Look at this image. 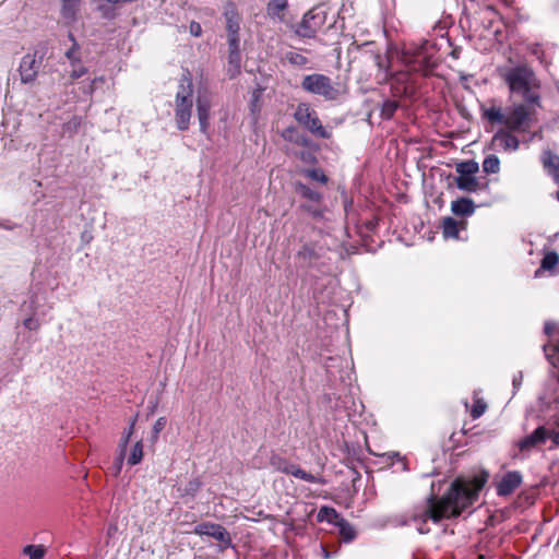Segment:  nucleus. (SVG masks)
I'll return each mask as SVG.
<instances>
[{
	"instance_id": "f257e3e1",
	"label": "nucleus",
	"mask_w": 559,
	"mask_h": 559,
	"mask_svg": "<svg viewBox=\"0 0 559 559\" xmlns=\"http://www.w3.org/2000/svg\"><path fill=\"white\" fill-rule=\"evenodd\" d=\"M478 497V488L456 480L442 498L433 495L412 510L408 523L420 534L430 532V523L438 524L443 519L455 518L469 507Z\"/></svg>"
},
{
	"instance_id": "f03ea898",
	"label": "nucleus",
	"mask_w": 559,
	"mask_h": 559,
	"mask_svg": "<svg viewBox=\"0 0 559 559\" xmlns=\"http://www.w3.org/2000/svg\"><path fill=\"white\" fill-rule=\"evenodd\" d=\"M535 102L513 104L504 111L499 106L483 109V116L492 123L503 124L510 131L526 132L531 129L536 114Z\"/></svg>"
},
{
	"instance_id": "7ed1b4c3",
	"label": "nucleus",
	"mask_w": 559,
	"mask_h": 559,
	"mask_svg": "<svg viewBox=\"0 0 559 559\" xmlns=\"http://www.w3.org/2000/svg\"><path fill=\"white\" fill-rule=\"evenodd\" d=\"M499 74L512 94L521 95L525 102H535L540 106L538 93L540 82L528 64L521 63L512 68L499 69Z\"/></svg>"
},
{
	"instance_id": "20e7f679",
	"label": "nucleus",
	"mask_w": 559,
	"mask_h": 559,
	"mask_svg": "<svg viewBox=\"0 0 559 559\" xmlns=\"http://www.w3.org/2000/svg\"><path fill=\"white\" fill-rule=\"evenodd\" d=\"M193 82L191 76L182 75L175 96V121L179 130L189 129L193 108Z\"/></svg>"
},
{
	"instance_id": "39448f33",
	"label": "nucleus",
	"mask_w": 559,
	"mask_h": 559,
	"mask_svg": "<svg viewBox=\"0 0 559 559\" xmlns=\"http://www.w3.org/2000/svg\"><path fill=\"white\" fill-rule=\"evenodd\" d=\"M301 87L310 94L323 97L325 100H335L340 95L332 80L320 73L306 75L302 79Z\"/></svg>"
},
{
	"instance_id": "423d86ee",
	"label": "nucleus",
	"mask_w": 559,
	"mask_h": 559,
	"mask_svg": "<svg viewBox=\"0 0 559 559\" xmlns=\"http://www.w3.org/2000/svg\"><path fill=\"white\" fill-rule=\"evenodd\" d=\"M295 120L309 132L321 139H329L330 132L322 126L317 111L307 103L297 105L294 112Z\"/></svg>"
},
{
	"instance_id": "0eeeda50",
	"label": "nucleus",
	"mask_w": 559,
	"mask_h": 559,
	"mask_svg": "<svg viewBox=\"0 0 559 559\" xmlns=\"http://www.w3.org/2000/svg\"><path fill=\"white\" fill-rule=\"evenodd\" d=\"M270 464L275 471L293 475L294 477L302 479L305 481L320 485L325 484V480L322 477L308 473L296 464H290L286 459L282 457L281 455L273 454L270 459Z\"/></svg>"
},
{
	"instance_id": "6e6552de",
	"label": "nucleus",
	"mask_w": 559,
	"mask_h": 559,
	"mask_svg": "<svg viewBox=\"0 0 559 559\" xmlns=\"http://www.w3.org/2000/svg\"><path fill=\"white\" fill-rule=\"evenodd\" d=\"M325 20V11L321 8H314L304 15L301 22L297 25L296 34L301 37L312 38L323 26Z\"/></svg>"
},
{
	"instance_id": "1a4fd4ad",
	"label": "nucleus",
	"mask_w": 559,
	"mask_h": 559,
	"mask_svg": "<svg viewBox=\"0 0 559 559\" xmlns=\"http://www.w3.org/2000/svg\"><path fill=\"white\" fill-rule=\"evenodd\" d=\"M43 60L44 52L38 50L28 52L22 58L19 68L22 83H31L36 79Z\"/></svg>"
},
{
	"instance_id": "9d476101",
	"label": "nucleus",
	"mask_w": 559,
	"mask_h": 559,
	"mask_svg": "<svg viewBox=\"0 0 559 559\" xmlns=\"http://www.w3.org/2000/svg\"><path fill=\"white\" fill-rule=\"evenodd\" d=\"M198 119L200 122V130L202 133H206L209 128L210 111L212 108L211 94L204 91H198L195 98Z\"/></svg>"
},
{
	"instance_id": "9b49d317",
	"label": "nucleus",
	"mask_w": 559,
	"mask_h": 559,
	"mask_svg": "<svg viewBox=\"0 0 559 559\" xmlns=\"http://www.w3.org/2000/svg\"><path fill=\"white\" fill-rule=\"evenodd\" d=\"M193 533L200 536L206 535L213 537L215 540L225 545H229L231 542L229 533L226 531V528L216 523H200L194 527Z\"/></svg>"
},
{
	"instance_id": "f8f14e48",
	"label": "nucleus",
	"mask_w": 559,
	"mask_h": 559,
	"mask_svg": "<svg viewBox=\"0 0 559 559\" xmlns=\"http://www.w3.org/2000/svg\"><path fill=\"white\" fill-rule=\"evenodd\" d=\"M491 146L496 151L515 152L520 146V141L509 129L500 130L492 136Z\"/></svg>"
},
{
	"instance_id": "ddd939ff",
	"label": "nucleus",
	"mask_w": 559,
	"mask_h": 559,
	"mask_svg": "<svg viewBox=\"0 0 559 559\" xmlns=\"http://www.w3.org/2000/svg\"><path fill=\"white\" fill-rule=\"evenodd\" d=\"M549 436V430L544 426H539L531 435L521 439L518 447L522 452H530L537 445L544 444Z\"/></svg>"
},
{
	"instance_id": "4468645a",
	"label": "nucleus",
	"mask_w": 559,
	"mask_h": 559,
	"mask_svg": "<svg viewBox=\"0 0 559 559\" xmlns=\"http://www.w3.org/2000/svg\"><path fill=\"white\" fill-rule=\"evenodd\" d=\"M522 484V475L518 471L508 472L497 485L499 496L511 495Z\"/></svg>"
},
{
	"instance_id": "2eb2a0df",
	"label": "nucleus",
	"mask_w": 559,
	"mask_h": 559,
	"mask_svg": "<svg viewBox=\"0 0 559 559\" xmlns=\"http://www.w3.org/2000/svg\"><path fill=\"white\" fill-rule=\"evenodd\" d=\"M228 37H239V14L233 3H228L224 11Z\"/></svg>"
},
{
	"instance_id": "dca6fc26",
	"label": "nucleus",
	"mask_w": 559,
	"mask_h": 559,
	"mask_svg": "<svg viewBox=\"0 0 559 559\" xmlns=\"http://www.w3.org/2000/svg\"><path fill=\"white\" fill-rule=\"evenodd\" d=\"M451 211L456 216H471L475 212V204L472 199L460 198L452 201Z\"/></svg>"
},
{
	"instance_id": "f3484780",
	"label": "nucleus",
	"mask_w": 559,
	"mask_h": 559,
	"mask_svg": "<svg viewBox=\"0 0 559 559\" xmlns=\"http://www.w3.org/2000/svg\"><path fill=\"white\" fill-rule=\"evenodd\" d=\"M286 9V0H271L266 5V13L272 20L283 22Z\"/></svg>"
},
{
	"instance_id": "a211bd4d",
	"label": "nucleus",
	"mask_w": 559,
	"mask_h": 559,
	"mask_svg": "<svg viewBox=\"0 0 559 559\" xmlns=\"http://www.w3.org/2000/svg\"><path fill=\"white\" fill-rule=\"evenodd\" d=\"M559 264V255L555 251H550L546 253L540 262V267L536 270L535 277H538L542 271H548L551 274H557L558 270H556Z\"/></svg>"
},
{
	"instance_id": "6ab92c4d",
	"label": "nucleus",
	"mask_w": 559,
	"mask_h": 559,
	"mask_svg": "<svg viewBox=\"0 0 559 559\" xmlns=\"http://www.w3.org/2000/svg\"><path fill=\"white\" fill-rule=\"evenodd\" d=\"M80 0H61V16L68 22H74L79 11Z\"/></svg>"
},
{
	"instance_id": "aec40b11",
	"label": "nucleus",
	"mask_w": 559,
	"mask_h": 559,
	"mask_svg": "<svg viewBox=\"0 0 559 559\" xmlns=\"http://www.w3.org/2000/svg\"><path fill=\"white\" fill-rule=\"evenodd\" d=\"M456 187L465 192H476L479 189V181L475 176H457L455 178Z\"/></svg>"
},
{
	"instance_id": "412c9836",
	"label": "nucleus",
	"mask_w": 559,
	"mask_h": 559,
	"mask_svg": "<svg viewBox=\"0 0 559 559\" xmlns=\"http://www.w3.org/2000/svg\"><path fill=\"white\" fill-rule=\"evenodd\" d=\"M228 46H229V56H228L229 64L233 66L236 71H238L239 67H240L239 37H228Z\"/></svg>"
},
{
	"instance_id": "4be33fe9",
	"label": "nucleus",
	"mask_w": 559,
	"mask_h": 559,
	"mask_svg": "<svg viewBox=\"0 0 559 559\" xmlns=\"http://www.w3.org/2000/svg\"><path fill=\"white\" fill-rule=\"evenodd\" d=\"M542 162L549 175L555 178V175L559 173V156L551 153L550 151H547L544 152Z\"/></svg>"
},
{
	"instance_id": "5701e85b",
	"label": "nucleus",
	"mask_w": 559,
	"mask_h": 559,
	"mask_svg": "<svg viewBox=\"0 0 559 559\" xmlns=\"http://www.w3.org/2000/svg\"><path fill=\"white\" fill-rule=\"evenodd\" d=\"M342 519L341 514L334 508L322 507L318 512L319 521H326L335 526Z\"/></svg>"
},
{
	"instance_id": "b1692460",
	"label": "nucleus",
	"mask_w": 559,
	"mask_h": 559,
	"mask_svg": "<svg viewBox=\"0 0 559 559\" xmlns=\"http://www.w3.org/2000/svg\"><path fill=\"white\" fill-rule=\"evenodd\" d=\"M262 88H255L251 94V100H250V111L253 116L254 121L258 120L261 108H262Z\"/></svg>"
},
{
	"instance_id": "393cba45",
	"label": "nucleus",
	"mask_w": 559,
	"mask_h": 559,
	"mask_svg": "<svg viewBox=\"0 0 559 559\" xmlns=\"http://www.w3.org/2000/svg\"><path fill=\"white\" fill-rule=\"evenodd\" d=\"M442 233L445 238H459V224L452 217H445L442 222Z\"/></svg>"
},
{
	"instance_id": "a878e982",
	"label": "nucleus",
	"mask_w": 559,
	"mask_h": 559,
	"mask_svg": "<svg viewBox=\"0 0 559 559\" xmlns=\"http://www.w3.org/2000/svg\"><path fill=\"white\" fill-rule=\"evenodd\" d=\"M105 83V78L104 76H97L91 81H82L79 83L80 85V91L84 94V95H87V96H91L95 90L98 87L99 84H104Z\"/></svg>"
},
{
	"instance_id": "bb28decb",
	"label": "nucleus",
	"mask_w": 559,
	"mask_h": 559,
	"mask_svg": "<svg viewBox=\"0 0 559 559\" xmlns=\"http://www.w3.org/2000/svg\"><path fill=\"white\" fill-rule=\"evenodd\" d=\"M478 169V164L475 160L462 162L459 163L455 167L459 176H474Z\"/></svg>"
},
{
	"instance_id": "cd10ccee",
	"label": "nucleus",
	"mask_w": 559,
	"mask_h": 559,
	"mask_svg": "<svg viewBox=\"0 0 559 559\" xmlns=\"http://www.w3.org/2000/svg\"><path fill=\"white\" fill-rule=\"evenodd\" d=\"M336 526L344 542L349 543L356 537L355 528L345 519H342Z\"/></svg>"
},
{
	"instance_id": "c85d7f7f",
	"label": "nucleus",
	"mask_w": 559,
	"mask_h": 559,
	"mask_svg": "<svg viewBox=\"0 0 559 559\" xmlns=\"http://www.w3.org/2000/svg\"><path fill=\"white\" fill-rule=\"evenodd\" d=\"M22 552L29 559H43L46 555V548L44 545H26Z\"/></svg>"
},
{
	"instance_id": "c756f323",
	"label": "nucleus",
	"mask_w": 559,
	"mask_h": 559,
	"mask_svg": "<svg viewBox=\"0 0 559 559\" xmlns=\"http://www.w3.org/2000/svg\"><path fill=\"white\" fill-rule=\"evenodd\" d=\"M69 38L72 40V46H71L70 49L67 50L66 57L70 61L71 66H76L81 61V58H80V46H79V44L74 39V36L71 33L69 34Z\"/></svg>"
},
{
	"instance_id": "7c9ffc66",
	"label": "nucleus",
	"mask_w": 559,
	"mask_h": 559,
	"mask_svg": "<svg viewBox=\"0 0 559 559\" xmlns=\"http://www.w3.org/2000/svg\"><path fill=\"white\" fill-rule=\"evenodd\" d=\"M296 191L302 197V198H306L312 202H320L322 195L310 189L308 186L304 185V183H297L296 185Z\"/></svg>"
},
{
	"instance_id": "2f4dec72",
	"label": "nucleus",
	"mask_w": 559,
	"mask_h": 559,
	"mask_svg": "<svg viewBox=\"0 0 559 559\" xmlns=\"http://www.w3.org/2000/svg\"><path fill=\"white\" fill-rule=\"evenodd\" d=\"M543 350L547 360L555 367L559 365V344L549 345L546 344L543 346Z\"/></svg>"
},
{
	"instance_id": "473e14b6",
	"label": "nucleus",
	"mask_w": 559,
	"mask_h": 559,
	"mask_svg": "<svg viewBox=\"0 0 559 559\" xmlns=\"http://www.w3.org/2000/svg\"><path fill=\"white\" fill-rule=\"evenodd\" d=\"M483 170L486 174H497L500 170V160L496 155H488L483 162Z\"/></svg>"
},
{
	"instance_id": "72a5a7b5",
	"label": "nucleus",
	"mask_w": 559,
	"mask_h": 559,
	"mask_svg": "<svg viewBox=\"0 0 559 559\" xmlns=\"http://www.w3.org/2000/svg\"><path fill=\"white\" fill-rule=\"evenodd\" d=\"M397 108H399V103L396 100H393V99L384 100L381 106V111H380L381 118L386 119V120L391 119L393 117V115L395 114V111L397 110Z\"/></svg>"
},
{
	"instance_id": "f704fd0d",
	"label": "nucleus",
	"mask_w": 559,
	"mask_h": 559,
	"mask_svg": "<svg viewBox=\"0 0 559 559\" xmlns=\"http://www.w3.org/2000/svg\"><path fill=\"white\" fill-rule=\"evenodd\" d=\"M135 420H136V417L132 418L130 420L129 427L127 429H124V431L122 432V437L118 444V450H120V452H127V445H128L129 440L133 433Z\"/></svg>"
},
{
	"instance_id": "c9c22d12",
	"label": "nucleus",
	"mask_w": 559,
	"mask_h": 559,
	"mask_svg": "<svg viewBox=\"0 0 559 559\" xmlns=\"http://www.w3.org/2000/svg\"><path fill=\"white\" fill-rule=\"evenodd\" d=\"M143 457V444L141 441H138L133 448L132 451L128 457V464L133 466L139 464L142 461Z\"/></svg>"
},
{
	"instance_id": "e433bc0d",
	"label": "nucleus",
	"mask_w": 559,
	"mask_h": 559,
	"mask_svg": "<svg viewBox=\"0 0 559 559\" xmlns=\"http://www.w3.org/2000/svg\"><path fill=\"white\" fill-rule=\"evenodd\" d=\"M285 59L293 66L304 67L308 63L307 57L297 51H288Z\"/></svg>"
},
{
	"instance_id": "4c0bfd02",
	"label": "nucleus",
	"mask_w": 559,
	"mask_h": 559,
	"mask_svg": "<svg viewBox=\"0 0 559 559\" xmlns=\"http://www.w3.org/2000/svg\"><path fill=\"white\" fill-rule=\"evenodd\" d=\"M474 397H475V400H474L473 407L471 409V416L474 419H477L480 416H483L484 413L486 412L487 404L483 399H478V397H476V395Z\"/></svg>"
},
{
	"instance_id": "58836bf2",
	"label": "nucleus",
	"mask_w": 559,
	"mask_h": 559,
	"mask_svg": "<svg viewBox=\"0 0 559 559\" xmlns=\"http://www.w3.org/2000/svg\"><path fill=\"white\" fill-rule=\"evenodd\" d=\"M317 253L314 251L313 248L309 247V246H304L299 251H298V258L301 259L302 261L307 262V263H311L313 260L317 259Z\"/></svg>"
},
{
	"instance_id": "ea45409f",
	"label": "nucleus",
	"mask_w": 559,
	"mask_h": 559,
	"mask_svg": "<svg viewBox=\"0 0 559 559\" xmlns=\"http://www.w3.org/2000/svg\"><path fill=\"white\" fill-rule=\"evenodd\" d=\"M124 456H126V452H120V450H118V454H117V456L112 463V466H111V473L114 474V476H118L120 474L122 465H123Z\"/></svg>"
},
{
	"instance_id": "a19ab883",
	"label": "nucleus",
	"mask_w": 559,
	"mask_h": 559,
	"mask_svg": "<svg viewBox=\"0 0 559 559\" xmlns=\"http://www.w3.org/2000/svg\"><path fill=\"white\" fill-rule=\"evenodd\" d=\"M305 174L312 180L319 181L321 183L328 182V177L319 169H308Z\"/></svg>"
},
{
	"instance_id": "79ce46f5",
	"label": "nucleus",
	"mask_w": 559,
	"mask_h": 559,
	"mask_svg": "<svg viewBox=\"0 0 559 559\" xmlns=\"http://www.w3.org/2000/svg\"><path fill=\"white\" fill-rule=\"evenodd\" d=\"M297 132L296 128L295 127H288L286 128L283 132H282V136L283 139L287 140V141H290V142H295L297 144H302L305 141H300L299 139H296L294 135L295 133Z\"/></svg>"
},
{
	"instance_id": "37998d69",
	"label": "nucleus",
	"mask_w": 559,
	"mask_h": 559,
	"mask_svg": "<svg viewBox=\"0 0 559 559\" xmlns=\"http://www.w3.org/2000/svg\"><path fill=\"white\" fill-rule=\"evenodd\" d=\"M87 73V68L78 63L76 66H72V71L70 73V78L72 80H78Z\"/></svg>"
},
{
	"instance_id": "c03bdc74",
	"label": "nucleus",
	"mask_w": 559,
	"mask_h": 559,
	"mask_svg": "<svg viewBox=\"0 0 559 559\" xmlns=\"http://www.w3.org/2000/svg\"><path fill=\"white\" fill-rule=\"evenodd\" d=\"M166 426V418L165 417H159L154 426H153V438L154 439H157L158 438V435L159 432L165 428Z\"/></svg>"
},
{
	"instance_id": "a18cd8bd",
	"label": "nucleus",
	"mask_w": 559,
	"mask_h": 559,
	"mask_svg": "<svg viewBox=\"0 0 559 559\" xmlns=\"http://www.w3.org/2000/svg\"><path fill=\"white\" fill-rule=\"evenodd\" d=\"M189 32L194 37H200L202 35V27L201 24L192 21L189 25Z\"/></svg>"
},
{
	"instance_id": "49530a36",
	"label": "nucleus",
	"mask_w": 559,
	"mask_h": 559,
	"mask_svg": "<svg viewBox=\"0 0 559 559\" xmlns=\"http://www.w3.org/2000/svg\"><path fill=\"white\" fill-rule=\"evenodd\" d=\"M24 326L31 331H36L39 328V322L34 318H27L23 322Z\"/></svg>"
},
{
	"instance_id": "de8ad7c7",
	"label": "nucleus",
	"mask_w": 559,
	"mask_h": 559,
	"mask_svg": "<svg viewBox=\"0 0 559 559\" xmlns=\"http://www.w3.org/2000/svg\"><path fill=\"white\" fill-rule=\"evenodd\" d=\"M522 380H523L522 372H518L516 374H514L513 380H512L514 390H518L521 386Z\"/></svg>"
},
{
	"instance_id": "09e8293b",
	"label": "nucleus",
	"mask_w": 559,
	"mask_h": 559,
	"mask_svg": "<svg viewBox=\"0 0 559 559\" xmlns=\"http://www.w3.org/2000/svg\"><path fill=\"white\" fill-rule=\"evenodd\" d=\"M550 436L548 438L551 439L554 447H559V430H549Z\"/></svg>"
},
{
	"instance_id": "8fccbe9b",
	"label": "nucleus",
	"mask_w": 559,
	"mask_h": 559,
	"mask_svg": "<svg viewBox=\"0 0 559 559\" xmlns=\"http://www.w3.org/2000/svg\"><path fill=\"white\" fill-rule=\"evenodd\" d=\"M555 329H556V324L552 323V322H546L545 325H544V332L547 335H551L552 332L555 331Z\"/></svg>"
},
{
	"instance_id": "3c124183",
	"label": "nucleus",
	"mask_w": 559,
	"mask_h": 559,
	"mask_svg": "<svg viewBox=\"0 0 559 559\" xmlns=\"http://www.w3.org/2000/svg\"><path fill=\"white\" fill-rule=\"evenodd\" d=\"M301 207L309 212L311 215H313L314 217H320L322 215L321 211H318V210H313L311 206H308V205H301Z\"/></svg>"
},
{
	"instance_id": "603ef678",
	"label": "nucleus",
	"mask_w": 559,
	"mask_h": 559,
	"mask_svg": "<svg viewBox=\"0 0 559 559\" xmlns=\"http://www.w3.org/2000/svg\"><path fill=\"white\" fill-rule=\"evenodd\" d=\"M98 10L102 12V14L105 16V17H112L114 15L109 14V8L104 5V4H100L98 7Z\"/></svg>"
},
{
	"instance_id": "864d4df0",
	"label": "nucleus",
	"mask_w": 559,
	"mask_h": 559,
	"mask_svg": "<svg viewBox=\"0 0 559 559\" xmlns=\"http://www.w3.org/2000/svg\"><path fill=\"white\" fill-rule=\"evenodd\" d=\"M420 58V55L417 56V59L414 61V64L412 66V69L417 71V70H420V66H417L416 62H421V60H419Z\"/></svg>"
},
{
	"instance_id": "5fc2aeb1",
	"label": "nucleus",
	"mask_w": 559,
	"mask_h": 559,
	"mask_svg": "<svg viewBox=\"0 0 559 559\" xmlns=\"http://www.w3.org/2000/svg\"><path fill=\"white\" fill-rule=\"evenodd\" d=\"M322 550H323V557H324L325 559L330 558V554L328 552V550H326V549H324V548H323Z\"/></svg>"
},
{
	"instance_id": "6e6d98bb",
	"label": "nucleus",
	"mask_w": 559,
	"mask_h": 559,
	"mask_svg": "<svg viewBox=\"0 0 559 559\" xmlns=\"http://www.w3.org/2000/svg\"><path fill=\"white\" fill-rule=\"evenodd\" d=\"M378 66H379L380 68H383V64H382L380 61L378 62Z\"/></svg>"
}]
</instances>
